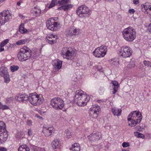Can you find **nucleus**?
<instances>
[{"label":"nucleus","mask_w":151,"mask_h":151,"mask_svg":"<svg viewBox=\"0 0 151 151\" xmlns=\"http://www.w3.org/2000/svg\"><path fill=\"white\" fill-rule=\"evenodd\" d=\"M104 88L103 87H100L99 90V92L100 93H102L104 92Z\"/></svg>","instance_id":"50"},{"label":"nucleus","mask_w":151,"mask_h":151,"mask_svg":"<svg viewBox=\"0 0 151 151\" xmlns=\"http://www.w3.org/2000/svg\"><path fill=\"white\" fill-rule=\"evenodd\" d=\"M65 34L67 37H71L73 35L72 27H71L65 31Z\"/></svg>","instance_id":"28"},{"label":"nucleus","mask_w":151,"mask_h":151,"mask_svg":"<svg viewBox=\"0 0 151 151\" xmlns=\"http://www.w3.org/2000/svg\"><path fill=\"white\" fill-rule=\"evenodd\" d=\"M120 55L124 58L129 57L132 55L131 49L128 46H123L121 47Z\"/></svg>","instance_id":"12"},{"label":"nucleus","mask_w":151,"mask_h":151,"mask_svg":"<svg viewBox=\"0 0 151 151\" xmlns=\"http://www.w3.org/2000/svg\"><path fill=\"white\" fill-rule=\"evenodd\" d=\"M64 135L67 138H69L71 137L72 134L69 130L67 129L65 131Z\"/></svg>","instance_id":"32"},{"label":"nucleus","mask_w":151,"mask_h":151,"mask_svg":"<svg viewBox=\"0 0 151 151\" xmlns=\"http://www.w3.org/2000/svg\"><path fill=\"white\" fill-rule=\"evenodd\" d=\"M37 50H35L33 51V52L32 51V56L31 57L34 58L37 56Z\"/></svg>","instance_id":"40"},{"label":"nucleus","mask_w":151,"mask_h":151,"mask_svg":"<svg viewBox=\"0 0 151 151\" xmlns=\"http://www.w3.org/2000/svg\"><path fill=\"white\" fill-rule=\"evenodd\" d=\"M34 13L35 14V15H37L38 14L40 13L41 12V10L40 9H35L33 11Z\"/></svg>","instance_id":"47"},{"label":"nucleus","mask_w":151,"mask_h":151,"mask_svg":"<svg viewBox=\"0 0 151 151\" xmlns=\"http://www.w3.org/2000/svg\"><path fill=\"white\" fill-rule=\"evenodd\" d=\"M50 105L53 108L57 110L62 109L64 106L63 100L58 97L52 99L50 101Z\"/></svg>","instance_id":"7"},{"label":"nucleus","mask_w":151,"mask_h":151,"mask_svg":"<svg viewBox=\"0 0 151 151\" xmlns=\"http://www.w3.org/2000/svg\"><path fill=\"white\" fill-rule=\"evenodd\" d=\"M100 110V107L97 104H94L92 105L89 110L90 114L92 115L93 114L92 117L94 118H97L98 116V114Z\"/></svg>","instance_id":"13"},{"label":"nucleus","mask_w":151,"mask_h":151,"mask_svg":"<svg viewBox=\"0 0 151 151\" xmlns=\"http://www.w3.org/2000/svg\"><path fill=\"white\" fill-rule=\"evenodd\" d=\"M0 151H7V149L5 147H0Z\"/></svg>","instance_id":"54"},{"label":"nucleus","mask_w":151,"mask_h":151,"mask_svg":"<svg viewBox=\"0 0 151 151\" xmlns=\"http://www.w3.org/2000/svg\"><path fill=\"white\" fill-rule=\"evenodd\" d=\"M32 51L29 48L25 46L21 48L18 52L17 57L20 61H25L31 58Z\"/></svg>","instance_id":"2"},{"label":"nucleus","mask_w":151,"mask_h":151,"mask_svg":"<svg viewBox=\"0 0 151 151\" xmlns=\"http://www.w3.org/2000/svg\"><path fill=\"white\" fill-rule=\"evenodd\" d=\"M62 61L58 59L54 60L52 62V64L54 68L58 70L61 68Z\"/></svg>","instance_id":"17"},{"label":"nucleus","mask_w":151,"mask_h":151,"mask_svg":"<svg viewBox=\"0 0 151 151\" xmlns=\"http://www.w3.org/2000/svg\"><path fill=\"white\" fill-rule=\"evenodd\" d=\"M143 8L142 7V9L144 8L143 11L145 12V14H147L148 12L147 11V8L149 6H150V8L151 10V4L150 3L146 2L143 6Z\"/></svg>","instance_id":"26"},{"label":"nucleus","mask_w":151,"mask_h":151,"mask_svg":"<svg viewBox=\"0 0 151 151\" xmlns=\"http://www.w3.org/2000/svg\"><path fill=\"white\" fill-rule=\"evenodd\" d=\"M101 137V134L99 132L93 133L88 137V139L92 141H94L96 140H99Z\"/></svg>","instance_id":"16"},{"label":"nucleus","mask_w":151,"mask_h":151,"mask_svg":"<svg viewBox=\"0 0 151 151\" xmlns=\"http://www.w3.org/2000/svg\"><path fill=\"white\" fill-rule=\"evenodd\" d=\"M11 71L12 72H14V71L18 70L19 67L18 65H12L10 67Z\"/></svg>","instance_id":"33"},{"label":"nucleus","mask_w":151,"mask_h":151,"mask_svg":"<svg viewBox=\"0 0 151 151\" xmlns=\"http://www.w3.org/2000/svg\"><path fill=\"white\" fill-rule=\"evenodd\" d=\"M111 111L112 113L114 115L119 116L121 114L122 110L121 109H115L114 108H112Z\"/></svg>","instance_id":"24"},{"label":"nucleus","mask_w":151,"mask_h":151,"mask_svg":"<svg viewBox=\"0 0 151 151\" xmlns=\"http://www.w3.org/2000/svg\"><path fill=\"white\" fill-rule=\"evenodd\" d=\"M128 12L130 14H133L135 12V10H134V9H129V10Z\"/></svg>","instance_id":"51"},{"label":"nucleus","mask_w":151,"mask_h":151,"mask_svg":"<svg viewBox=\"0 0 151 151\" xmlns=\"http://www.w3.org/2000/svg\"><path fill=\"white\" fill-rule=\"evenodd\" d=\"M4 76V82L6 83H9L10 81V79L9 77V75H8V76Z\"/></svg>","instance_id":"41"},{"label":"nucleus","mask_w":151,"mask_h":151,"mask_svg":"<svg viewBox=\"0 0 151 151\" xmlns=\"http://www.w3.org/2000/svg\"><path fill=\"white\" fill-rule=\"evenodd\" d=\"M96 67L97 68V70L100 71H102V67L100 65L96 66Z\"/></svg>","instance_id":"49"},{"label":"nucleus","mask_w":151,"mask_h":151,"mask_svg":"<svg viewBox=\"0 0 151 151\" xmlns=\"http://www.w3.org/2000/svg\"><path fill=\"white\" fill-rule=\"evenodd\" d=\"M27 40H21L17 41L16 44L17 45H21L25 44Z\"/></svg>","instance_id":"36"},{"label":"nucleus","mask_w":151,"mask_h":151,"mask_svg":"<svg viewBox=\"0 0 151 151\" xmlns=\"http://www.w3.org/2000/svg\"><path fill=\"white\" fill-rule=\"evenodd\" d=\"M63 6V7H64V11H66V10L68 9L72 8V6L71 4H67Z\"/></svg>","instance_id":"39"},{"label":"nucleus","mask_w":151,"mask_h":151,"mask_svg":"<svg viewBox=\"0 0 151 151\" xmlns=\"http://www.w3.org/2000/svg\"><path fill=\"white\" fill-rule=\"evenodd\" d=\"M141 116H142V114L138 111H134L131 112L128 116L127 118L128 121L132 120L131 123H129V125L133 127L140 122L142 120Z\"/></svg>","instance_id":"3"},{"label":"nucleus","mask_w":151,"mask_h":151,"mask_svg":"<svg viewBox=\"0 0 151 151\" xmlns=\"http://www.w3.org/2000/svg\"><path fill=\"white\" fill-rule=\"evenodd\" d=\"M32 121L31 120H27V123L28 125L31 126L32 125Z\"/></svg>","instance_id":"53"},{"label":"nucleus","mask_w":151,"mask_h":151,"mask_svg":"<svg viewBox=\"0 0 151 151\" xmlns=\"http://www.w3.org/2000/svg\"><path fill=\"white\" fill-rule=\"evenodd\" d=\"M51 146L53 149L58 148L60 146L59 141L57 139H55L51 143Z\"/></svg>","instance_id":"22"},{"label":"nucleus","mask_w":151,"mask_h":151,"mask_svg":"<svg viewBox=\"0 0 151 151\" xmlns=\"http://www.w3.org/2000/svg\"><path fill=\"white\" fill-rule=\"evenodd\" d=\"M1 132L0 131V144L4 142L7 139L8 136V133Z\"/></svg>","instance_id":"18"},{"label":"nucleus","mask_w":151,"mask_h":151,"mask_svg":"<svg viewBox=\"0 0 151 151\" xmlns=\"http://www.w3.org/2000/svg\"><path fill=\"white\" fill-rule=\"evenodd\" d=\"M18 150V151H30L29 147L26 145H20Z\"/></svg>","instance_id":"23"},{"label":"nucleus","mask_w":151,"mask_h":151,"mask_svg":"<svg viewBox=\"0 0 151 151\" xmlns=\"http://www.w3.org/2000/svg\"><path fill=\"white\" fill-rule=\"evenodd\" d=\"M0 131H1V132H6L7 133L6 129L5 124L3 121H0Z\"/></svg>","instance_id":"25"},{"label":"nucleus","mask_w":151,"mask_h":151,"mask_svg":"<svg viewBox=\"0 0 151 151\" xmlns=\"http://www.w3.org/2000/svg\"><path fill=\"white\" fill-rule=\"evenodd\" d=\"M11 17V14L8 10H4L0 13V26L8 22Z\"/></svg>","instance_id":"9"},{"label":"nucleus","mask_w":151,"mask_h":151,"mask_svg":"<svg viewBox=\"0 0 151 151\" xmlns=\"http://www.w3.org/2000/svg\"><path fill=\"white\" fill-rule=\"evenodd\" d=\"M17 4L19 6L21 4V2H18L17 3Z\"/></svg>","instance_id":"60"},{"label":"nucleus","mask_w":151,"mask_h":151,"mask_svg":"<svg viewBox=\"0 0 151 151\" xmlns=\"http://www.w3.org/2000/svg\"><path fill=\"white\" fill-rule=\"evenodd\" d=\"M107 50V48L106 46H102L96 48L93 53L96 57H102L106 54Z\"/></svg>","instance_id":"10"},{"label":"nucleus","mask_w":151,"mask_h":151,"mask_svg":"<svg viewBox=\"0 0 151 151\" xmlns=\"http://www.w3.org/2000/svg\"><path fill=\"white\" fill-rule=\"evenodd\" d=\"M72 149L73 151H80V147L79 144L78 143H75L72 145Z\"/></svg>","instance_id":"27"},{"label":"nucleus","mask_w":151,"mask_h":151,"mask_svg":"<svg viewBox=\"0 0 151 151\" xmlns=\"http://www.w3.org/2000/svg\"><path fill=\"white\" fill-rule=\"evenodd\" d=\"M83 93L82 91H80L77 92L75 95V101L79 106H85L90 99L89 96Z\"/></svg>","instance_id":"1"},{"label":"nucleus","mask_w":151,"mask_h":151,"mask_svg":"<svg viewBox=\"0 0 151 151\" xmlns=\"http://www.w3.org/2000/svg\"><path fill=\"white\" fill-rule=\"evenodd\" d=\"M57 0H52L51 4L49 6V8H50L57 5Z\"/></svg>","instance_id":"35"},{"label":"nucleus","mask_w":151,"mask_h":151,"mask_svg":"<svg viewBox=\"0 0 151 151\" xmlns=\"http://www.w3.org/2000/svg\"><path fill=\"white\" fill-rule=\"evenodd\" d=\"M117 63L116 61H114L113 62H112V64L113 65H115Z\"/></svg>","instance_id":"58"},{"label":"nucleus","mask_w":151,"mask_h":151,"mask_svg":"<svg viewBox=\"0 0 151 151\" xmlns=\"http://www.w3.org/2000/svg\"><path fill=\"white\" fill-rule=\"evenodd\" d=\"M73 35H78L81 32V30L78 28H76L74 27H72Z\"/></svg>","instance_id":"29"},{"label":"nucleus","mask_w":151,"mask_h":151,"mask_svg":"<svg viewBox=\"0 0 151 151\" xmlns=\"http://www.w3.org/2000/svg\"><path fill=\"white\" fill-rule=\"evenodd\" d=\"M58 38V37L57 35L51 34L46 37V40L47 42L50 44H52L57 42V40Z\"/></svg>","instance_id":"15"},{"label":"nucleus","mask_w":151,"mask_h":151,"mask_svg":"<svg viewBox=\"0 0 151 151\" xmlns=\"http://www.w3.org/2000/svg\"><path fill=\"white\" fill-rule=\"evenodd\" d=\"M143 63L145 66L151 68V62L148 61L144 60L143 62Z\"/></svg>","instance_id":"38"},{"label":"nucleus","mask_w":151,"mask_h":151,"mask_svg":"<svg viewBox=\"0 0 151 151\" xmlns=\"http://www.w3.org/2000/svg\"><path fill=\"white\" fill-rule=\"evenodd\" d=\"M133 1L134 4H137L139 3V0H133Z\"/></svg>","instance_id":"55"},{"label":"nucleus","mask_w":151,"mask_h":151,"mask_svg":"<svg viewBox=\"0 0 151 151\" xmlns=\"http://www.w3.org/2000/svg\"><path fill=\"white\" fill-rule=\"evenodd\" d=\"M147 30V32L151 33V23L148 25Z\"/></svg>","instance_id":"48"},{"label":"nucleus","mask_w":151,"mask_h":151,"mask_svg":"<svg viewBox=\"0 0 151 151\" xmlns=\"http://www.w3.org/2000/svg\"><path fill=\"white\" fill-rule=\"evenodd\" d=\"M135 65V62L133 61H131L127 65V67L130 68H134Z\"/></svg>","instance_id":"34"},{"label":"nucleus","mask_w":151,"mask_h":151,"mask_svg":"<svg viewBox=\"0 0 151 151\" xmlns=\"http://www.w3.org/2000/svg\"><path fill=\"white\" fill-rule=\"evenodd\" d=\"M28 97L27 95L25 94H19L16 97V99L19 101H27L28 100Z\"/></svg>","instance_id":"19"},{"label":"nucleus","mask_w":151,"mask_h":151,"mask_svg":"<svg viewBox=\"0 0 151 151\" xmlns=\"http://www.w3.org/2000/svg\"><path fill=\"white\" fill-rule=\"evenodd\" d=\"M28 100L32 105L37 106L42 103L43 97L42 94L38 95L36 93H34L29 94Z\"/></svg>","instance_id":"5"},{"label":"nucleus","mask_w":151,"mask_h":151,"mask_svg":"<svg viewBox=\"0 0 151 151\" xmlns=\"http://www.w3.org/2000/svg\"><path fill=\"white\" fill-rule=\"evenodd\" d=\"M135 136L137 137L138 138H142V134L139 133V132H134Z\"/></svg>","instance_id":"45"},{"label":"nucleus","mask_w":151,"mask_h":151,"mask_svg":"<svg viewBox=\"0 0 151 151\" xmlns=\"http://www.w3.org/2000/svg\"><path fill=\"white\" fill-rule=\"evenodd\" d=\"M106 1H109V2H112L114 0H105Z\"/></svg>","instance_id":"61"},{"label":"nucleus","mask_w":151,"mask_h":151,"mask_svg":"<svg viewBox=\"0 0 151 151\" xmlns=\"http://www.w3.org/2000/svg\"><path fill=\"white\" fill-rule=\"evenodd\" d=\"M35 116H36L39 119H43V118L42 117L39 115L38 114H36L35 115Z\"/></svg>","instance_id":"56"},{"label":"nucleus","mask_w":151,"mask_h":151,"mask_svg":"<svg viewBox=\"0 0 151 151\" xmlns=\"http://www.w3.org/2000/svg\"><path fill=\"white\" fill-rule=\"evenodd\" d=\"M138 130L139 131H140L141 130V127H140V128L139 129H138Z\"/></svg>","instance_id":"63"},{"label":"nucleus","mask_w":151,"mask_h":151,"mask_svg":"<svg viewBox=\"0 0 151 151\" xmlns=\"http://www.w3.org/2000/svg\"><path fill=\"white\" fill-rule=\"evenodd\" d=\"M63 6H62L60 7H59L58 8V9L59 10H64V7Z\"/></svg>","instance_id":"57"},{"label":"nucleus","mask_w":151,"mask_h":151,"mask_svg":"<svg viewBox=\"0 0 151 151\" xmlns=\"http://www.w3.org/2000/svg\"><path fill=\"white\" fill-rule=\"evenodd\" d=\"M122 151H129L128 150H122Z\"/></svg>","instance_id":"64"},{"label":"nucleus","mask_w":151,"mask_h":151,"mask_svg":"<svg viewBox=\"0 0 151 151\" xmlns=\"http://www.w3.org/2000/svg\"><path fill=\"white\" fill-rule=\"evenodd\" d=\"M70 2V0H59L58 1V3L61 5H64L67 3Z\"/></svg>","instance_id":"31"},{"label":"nucleus","mask_w":151,"mask_h":151,"mask_svg":"<svg viewBox=\"0 0 151 151\" xmlns=\"http://www.w3.org/2000/svg\"><path fill=\"white\" fill-rule=\"evenodd\" d=\"M54 18H49L46 22V25L49 29L52 31H56L58 28L59 24L55 21Z\"/></svg>","instance_id":"11"},{"label":"nucleus","mask_w":151,"mask_h":151,"mask_svg":"<svg viewBox=\"0 0 151 151\" xmlns=\"http://www.w3.org/2000/svg\"><path fill=\"white\" fill-rule=\"evenodd\" d=\"M14 99V98L12 97H10L6 99V102L7 104L10 103L12 101V100Z\"/></svg>","instance_id":"44"},{"label":"nucleus","mask_w":151,"mask_h":151,"mask_svg":"<svg viewBox=\"0 0 151 151\" xmlns=\"http://www.w3.org/2000/svg\"><path fill=\"white\" fill-rule=\"evenodd\" d=\"M150 6H149L148 7V8H147V12L148 11V9H149L150 10H151V9L150 8Z\"/></svg>","instance_id":"62"},{"label":"nucleus","mask_w":151,"mask_h":151,"mask_svg":"<svg viewBox=\"0 0 151 151\" xmlns=\"http://www.w3.org/2000/svg\"><path fill=\"white\" fill-rule=\"evenodd\" d=\"M4 50V48H2L0 47V51L1 52Z\"/></svg>","instance_id":"59"},{"label":"nucleus","mask_w":151,"mask_h":151,"mask_svg":"<svg viewBox=\"0 0 151 151\" xmlns=\"http://www.w3.org/2000/svg\"><path fill=\"white\" fill-rule=\"evenodd\" d=\"M9 41V40L8 39H6L3 41L1 43L0 45V47L2 48L4 46L6 45Z\"/></svg>","instance_id":"37"},{"label":"nucleus","mask_w":151,"mask_h":151,"mask_svg":"<svg viewBox=\"0 0 151 151\" xmlns=\"http://www.w3.org/2000/svg\"><path fill=\"white\" fill-rule=\"evenodd\" d=\"M111 83L112 84V87L113 89L112 93L115 94L117 91V89L119 87L118 83L117 81H112Z\"/></svg>","instance_id":"20"},{"label":"nucleus","mask_w":151,"mask_h":151,"mask_svg":"<svg viewBox=\"0 0 151 151\" xmlns=\"http://www.w3.org/2000/svg\"><path fill=\"white\" fill-rule=\"evenodd\" d=\"M61 54L64 58L68 60H72L75 55L74 49L71 48L64 47L61 51Z\"/></svg>","instance_id":"8"},{"label":"nucleus","mask_w":151,"mask_h":151,"mask_svg":"<svg viewBox=\"0 0 151 151\" xmlns=\"http://www.w3.org/2000/svg\"><path fill=\"white\" fill-rule=\"evenodd\" d=\"M28 134L29 136H31L32 135V131L31 129H28Z\"/></svg>","instance_id":"52"},{"label":"nucleus","mask_w":151,"mask_h":151,"mask_svg":"<svg viewBox=\"0 0 151 151\" xmlns=\"http://www.w3.org/2000/svg\"><path fill=\"white\" fill-rule=\"evenodd\" d=\"M9 75L7 72V70L6 68L4 67H2L1 68L0 71V75L3 77L4 76H8Z\"/></svg>","instance_id":"21"},{"label":"nucleus","mask_w":151,"mask_h":151,"mask_svg":"<svg viewBox=\"0 0 151 151\" xmlns=\"http://www.w3.org/2000/svg\"><path fill=\"white\" fill-rule=\"evenodd\" d=\"M24 24H22L19 27V31L22 33H25L27 31V30L24 27Z\"/></svg>","instance_id":"30"},{"label":"nucleus","mask_w":151,"mask_h":151,"mask_svg":"<svg viewBox=\"0 0 151 151\" xmlns=\"http://www.w3.org/2000/svg\"><path fill=\"white\" fill-rule=\"evenodd\" d=\"M122 146L124 147H127L129 146V142H124L122 144Z\"/></svg>","instance_id":"46"},{"label":"nucleus","mask_w":151,"mask_h":151,"mask_svg":"<svg viewBox=\"0 0 151 151\" xmlns=\"http://www.w3.org/2000/svg\"><path fill=\"white\" fill-rule=\"evenodd\" d=\"M151 138V134H146L145 135L142 134V139L145 138Z\"/></svg>","instance_id":"42"},{"label":"nucleus","mask_w":151,"mask_h":151,"mask_svg":"<svg viewBox=\"0 0 151 151\" xmlns=\"http://www.w3.org/2000/svg\"><path fill=\"white\" fill-rule=\"evenodd\" d=\"M122 34L124 39L128 42H132L136 38L135 30L131 27L124 29Z\"/></svg>","instance_id":"4"},{"label":"nucleus","mask_w":151,"mask_h":151,"mask_svg":"<svg viewBox=\"0 0 151 151\" xmlns=\"http://www.w3.org/2000/svg\"><path fill=\"white\" fill-rule=\"evenodd\" d=\"M91 11L86 6L82 5L79 6L76 10V13L78 16L81 18L85 19L90 15Z\"/></svg>","instance_id":"6"},{"label":"nucleus","mask_w":151,"mask_h":151,"mask_svg":"<svg viewBox=\"0 0 151 151\" xmlns=\"http://www.w3.org/2000/svg\"><path fill=\"white\" fill-rule=\"evenodd\" d=\"M54 128L52 127H46L44 126L42 132L46 137H49L54 133Z\"/></svg>","instance_id":"14"},{"label":"nucleus","mask_w":151,"mask_h":151,"mask_svg":"<svg viewBox=\"0 0 151 151\" xmlns=\"http://www.w3.org/2000/svg\"><path fill=\"white\" fill-rule=\"evenodd\" d=\"M1 109L3 110H7L9 109V107L7 105H4L1 104Z\"/></svg>","instance_id":"43"}]
</instances>
